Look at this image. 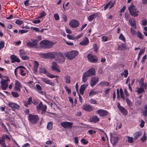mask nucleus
I'll use <instances>...</instances> for the list:
<instances>
[{"label": "nucleus", "instance_id": "e2e57ef3", "mask_svg": "<svg viewBox=\"0 0 147 147\" xmlns=\"http://www.w3.org/2000/svg\"><path fill=\"white\" fill-rule=\"evenodd\" d=\"M142 25L143 26H146L147 24V21L146 19H143L142 22Z\"/></svg>", "mask_w": 147, "mask_h": 147}, {"label": "nucleus", "instance_id": "2f4dec72", "mask_svg": "<svg viewBox=\"0 0 147 147\" xmlns=\"http://www.w3.org/2000/svg\"><path fill=\"white\" fill-rule=\"evenodd\" d=\"M144 111L142 112V115L145 117L147 116V105H146L144 107Z\"/></svg>", "mask_w": 147, "mask_h": 147}, {"label": "nucleus", "instance_id": "6e6d98bb", "mask_svg": "<svg viewBox=\"0 0 147 147\" xmlns=\"http://www.w3.org/2000/svg\"><path fill=\"white\" fill-rule=\"evenodd\" d=\"M130 31L131 34L133 35H135L136 34L137 32L134 30L132 28H130Z\"/></svg>", "mask_w": 147, "mask_h": 147}, {"label": "nucleus", "instance_id": "8fccbe9b", "mask_svg": "<svg viewBox=\"0 0 147 147\" xmlns=\"http://www.w3.org/2000/svg\"><path fill=\"white\" fill-rule=\"evenodd\" d=\"M5 42L3 41L2 40L0 42V50L2 49L4 46Z\"/></svg>", "mask_w": 147, "mask_h": 147}, {"label": "nucleus", "instance_id": "c756f323", "mask_svg": "<svg viewBox=\"0 0 147 147\" xmlns=\"http://www.w3.org/2000/svg\"><path fill=\"white\" fill-rule=\"evenodd\" d=\"M136 35L137 37L140 39L142 40L144 39V35L139 31L137 32Z\"/></svg>", "mask_w": 147, "mask_h": 147}, {"label": "nucleus", "instance_id": "338daca9", "mask_svg": "<svg viewBox=\"0 0 147 147\" xmlns=\"http://www.w3.org/2000/svg\"><path fill=\"white\" fill-rule=\"evenodd\" d=\"M93 47H94V51L96 52H97L98 49L97 45L96 44H94L93 45Z\"/></svg>", "mask_w": 147, "mask_h": 147}, {"label": "nucleus", "instance_id": "f704fd0d", "mask_svg": "<svg viewBox=\"0 0 147 147\" xmlns=\"http://www.w3.org/2000/svg\"><path fill=\"white\" fill-rule=\"evenodd\" d=\"M128 72L127 70H125L123 71L121 74V75H124L125 78H127L128 75Z\"/></svg>", "mask_w": 147, "mask_h": 147}, {"label": "nucleus", "instance_id": "393cba45", "mask_svg": "<svg viewBox=\"0 0 147 147\" xmlns=\"http://www.w3.org/2000/svg\"><path fill=\"white\" fill-rule=\"evenodd\" d=\"M88 86L87 84H83L80 87V94L81 95H83L84 93V91L86 88Z\"/></svg>", "mask_w": 147, "mask_h": 147}, {"label": "nucleus", "instance_id": "13d9d810", "mask_svg": "<svg viewBox=\"0 0 147 147\" xmlns=\"http://www.w3.org/2000/svg\"><path fill=\"white\" fill-rule=\"evenodd\" d=\"M81 142L82 143L85 145L87 144L88 143V141L86 140L84 138H83L81 140Z\"/></svg>", "mask_w": 147, "mask_h": 147}, {"label": "nucleus", "instance_id": "aec40b11", "mask_svg": "<svg viewBox=\"0 0 147 147\" xmlns=\"http://www.w3.org/2000/svg\"><path fill=\"white\" fill-rule=\"evenodd\" d=\"M10 58L11 60V62L12 63H14L15 62L20 63V59L14 55H11L10 57Z\"/></svg>", "mask_w": 147, "mask_h": 147}, {"label": "nucleus", "instance_id": "37998d69", "mask_svg": "<svg viewBox=\"0 0 147 147\" xmlns=\"http://www.w3.org/2000/svg\"><path fill=\"white\" fill-rule=\"evenodd\" d=\"M5 141L3 139L0 137V145H5Z\"/></svg>", "mask_w": 147, "mask_h": 147}, {"label": "nucleus", "instance_id": "1a4fd4ad", "mask_svg": "<svg viewBox=\"0 0 147 147\" xmlns=\"http://www.w3.org/2000/svg\"><path fill=\"white\" fill-rule=\"evenodd\" d=\"M32 42L29 41L26 43V45L29 48H34L37 46L38 41L36 39H31Z\"/></svg>", "mask_w": 147, "mask_h": 147}, {"label": "nucleus", "instance_id": "0e129e2a", "mask_svg": "<svg viewBox=\"0 0 147 147\" xmlns=\"http://www.w3.org/2000/svg\"><path fill=\"white\" fill-rule=\"evenodd\" d=\"M145 123L144 121L143 120H141V123L140 125V127L142 128L144 126Z\"/></svg>", "mask_w": 147, "mask_h": 147}, {"label": "nucleus", "instance_id": "de8ad7c7", "mask_svg": "<svg viewBox=\"0 0 147 147\" xmlns=\"http://www.w3.org/2000/svg\"><path fill=\"white\" fill-rule=\"evenodd\" d=\"M46 15V13L44 11H43L42 12L40 13L39 14L40 18H42L45 16Z\"/></svg>", "mask_w": 147, "mask_h": 147}, {"label": "nucleus", "instance_id": "603ef678", "mask_svg": "<svg viewBox=\"0 0 147 147\" xmlns=\"http://www.w3.org/2000/svg\"><path fill=\"white\" fill-rule=\"evenodd\" d=\"M140 88H143V89H144V88L145 89H146L147 86V84L146 83L140 84Z\"/></svg>", "mask_w": 147, "mask_h": 147}, {"label": "nucleus", "instance_id": "72a5a7b5", "mask_svg": "<svg viewBox=\"0 0 147 147\" xmlns=\"http://www.w3.org/2000/svg\"><path fill=\"white\" fill-rule=\"evenodd\" d=\"M97 93V92L96 91H94L93 90H91L89 93V95L90 97H91L92 96H93V95L96 94Z\"/></svg>", "mask_w": 147, "mask_h": 147}, {"label": "nucleus", "instance_id": "4d7b16f0", "mask_svg": "<svg viewBox=\"0 0 147 147\" xmlns=\"http://www.w3.org/2000/svg\"><path fill=\"white\" fill-rule=\"evenodd\" d=\"M126 102L127 105L130 106L132 105L131 102L130 101V100L128 98H126Z\"/></svg>", "mask_w": 147, "mask_h": 147}, {"label": "nucleus", "instance_id": "4be33fe9", "mask_svg": "<svg viewBox=\"0 0 147 147\" xmlns=\"http://www.w3.org/2000/svg\"><path fill=\"white\" fill-rule=\"evenodd\" d=\"M58 67V64L55 62H53L52 63V66L51 69L53 70L57 71L58 72H60V70L57 67Z\"/></svg>", "mask_w": 147, "mask_h": 147}, {"label": "nucleus", "instance_id": "680f3d73", "mask_svg": "<svg viewBox=\"0 0 147 147\" xmlns=\"http://www.w3.org/2000/svg\"><path fill=\"white\" fill-rule=\"evenodd\" d=\"M145 51V48L142 49L140 51L138 54V56H141L142 54L144 53Z\"/></svg>", "mask_w": 147, "mask_h": 147}, {"label": "nucleus", "instance_id": "cd10ccee", "mask_svg": "<svg viewBox=\"0 0 147 147\" xmlns=\"http://www.w3.org/2000/svg\"><path fill=\"white\" fill-rule=\"evenodd\" d=\"M48 53L49 59H55L56 52H49Z\"/></svg>", "mask_w": 147, "mask_h": 147}, {"label": "nucleus", "instance_id": "412c9836", "mask_svg": "<svg viewBox=\"0 0 147 147\" xmlns=\"http://www.w3.org/2000/svg\"><path fill=\"white\" fill-rule=\"evenodd\" d=\"M36 87L37 92L39 94L43 95L45 94V92L42 91V88L40 85L38 84H36Z\"/></svg>", "mask_w": 147, "mask_h": 147}, {"label": "nucleus", "instance_id": "e433bc0d", "mask_svg": "<svg viewBox=\"0 0 147 147\" xmlns=\"http://www.w3.org/2000/svg\"><path fill=\"white\" fill-rule=\"evenodd\" d=\"M19 51L20 57L22 56L25 55L26 54V51L24 50L20 49Z\"/></svg>", "mask_w": 147, "mask_h": 147}, {"label": "nucleus", "instance_id": "774afa93", "mask_svg": "<svg viewBox=\"0 0 147 147\" xmlns=\"http://www.w3.org/2000/svg\"><path fill=\"white\" fill-rule=\"evenodd\" d=\"M141 134L139 132H138L136 134V135L134 136V138L136 139H138L139 137L141 136Z\"/></svg>", "mask_w": 147, "mask_h": 147}, {"label": "nucleus", "instance_id": "a211bd4d", "mask_svg": "<svg viewBox=\"0 0 147 147\" xmlns=\"http://www.w3.org/2000/svg\"><path fill=\"white\" fill-rule=\"evenodd\" d=\"M89 120L90 122L96 123L99 121V119L96 115H93L89 118Z\"/></svg>", "mask_w": 147, "mask_h": 147}, {"label": "nucleus", "instance_id": "a878e982", "mask_svg": "<svg viewBox=\"0 0 147 147\" xmlns=\"http://www.w3.org/2000/svg\"><path fill=\"white\" fill-rule=\"evenodd\" d=\"M98 14L96 13H94L90 15L88 18V21L89 22H91L94 19L96 18Z\"/></svg>", "mask_w": 147, "mask_h": 147}, {"label": "nucleus", "instance_id": "4c0bfd02", "mask_svg": "<svg viewBox=\"0 0 147 147\" xmlns=\"http://www.w3.org/2000/svg\"><path fill=\"white\" fill-rule=\"evenodd\" d=\"M47 76L48 77L50 78H59V76H55L53 74H51L50 73H48Z\"/></svg>", "mask_w": 147, "mask_h": 147}, {"label": "nucleus", "instance_id": "79ce46f5", "mask_svg": "<svg viewBox=\"0 0 147 147\" xmlns=\"http://www.w3.org/2000/svg\"><path fill=\"white\" fill-rule=\"evenodd\" d=\"M40 73L44 74H46L47 72L46 69L43 67H41L40 68Z\"/></svg>", "mask_w": 147, "mask_h": 147}, {"label": "nucleus", "instance_id": "c9c22d12", "mask_svg": "<svg viewBox=\"0 0 147 147\" xmlns=\"http://www.w3.org/2000/svg\"><path fill=\"white\" fill-rule=\"evenodd\" d=\"M119 38V39L122 40L124 42H125L126 41L125 38L122 33L120 34Z\"/></svg>", "mask_w": 147, "mask_h": 147}, {"label": "nucleus", "instance_id": "69168bd1", "mask_svg": "<svg viewBox=\"0 0 147 147\" xmlns=\"http://www.w3.org/2000/svg\"><path fill=\"white\" fill-rule=\"evenodd\" d=\"M54 17L56 20H58L59 19V16L57 14H55L54 15Z\"/></svg>", "mask_w": 147, "mask_h": 147}, {"label": "nucleus", "instance_id": "864d4df0", "mask_svg": "<svg viewBox=\"0 0 147 147\" xmlns=\"http://www.w3.org/2000/svg\"><path fill=\"white\" fill-rule=\"evenodd\" d=\"M19 67H21L22 68L25 69V67L24 66H19V67H18L17 68H16L14 70V73H15V75L16 76H17V74H18V71H17V68H18Z\"/></svg>", "mask_w": 147, "mask_h": 147}, {"label": "nucleus", "instance_id": "9b49d317", "mask_svg": "<svg viewBox=\"0 0 147 147\" xmlns=\"http://www.w3.org/2000/svg\"><path fill=\"white\" fill-rule=\"evenodd\" d=\"M73 123L68 121H64L61 123V125L65 128H69L71 129L72 128Z\"/></svg>", "mask_w": 147, "mask_h": 147}, {"label": "nucleus", "instance_id": "20e7f679", "mask_svg": "<svg viewBox=\"0 0 147 147\" xmlns=\"http://www.w3.org/2000/svg\"><path fill=\"white\" fill-rule=\"evenodd\" d=\"M66 57L69 60L74 59L79 54V52L76 50H72L65 53Z\"/></svg>", "mask_w": 147, "mask_h": 147}, {"label": "nucleus", "instance_id": "6ab92c4d", "mask_svg": "<svg viewBox=\"0 0 147 147\" xmlns=\"http://www.w3.org/2000/svg\"><path fill=\"white\" fill-rule=\"evenodd\" d=\"M42 80L46 84H48L52 86H54L55 84L52 82L51 80L48 78H42Z\"/></svg>", "mask_w": 147, "mask_h": 147}, {"label": "nucleus", "instance_id": "c85d7f7f", "mask_svg": "<svg viewBox=\"0 0 147 147\" xmlns=\"http://www.w3.org/2000/svg\"><path fill=\"white\" fill-rule=\"evenodd\" d=\"M109 85V82L103 81L98 83L97 85V86H100L101 87H102L105 85L107 86H108Z\"/></svg>", "mask_w": 147, "mask_h": 147}, {"label": "nucleus", "instance_id": "dca6fc26", "mask_svg": "<svg viewBox=\"0 0 147 147\" xmlns=\"http://www.w3.org/2000/svg\"><path fill=\"white\" fill-rule=\"evenodd\" d=\"M99 81V78L97 77H92L90 82V85L91 87L95 86Z\"/></svg>", "mask_w": 147, "mask_h": 147}, {"label": "nucleus", "instance_id": "39448f33", "mask_svg": "<svg viewBox=\"0 0 147 147\" xmlns=\"http://www.w3.org/2000/svg\"><path fill=\"white\" fill-rule=\"evenodd\" d=\"M128 9L130 14L132 16L135 17L138 15V14L139 12L137 10L132 3L128 7Z\"/></svg>", "mask_w": 147, "mask_h": 147}, {"label": "nucleus", "instance_id": "c03bdc74", "mask_svg": "<svg viewBox=\"0 0 147 147\" xmlns=\"http://www.w3.org/2000/svg\"><path fill=\"white\" fill-rule=\"evenodd\" d=\"M11 94L14 97L17 98L19 96V95L18 93L15 92H12Z\"/></svg>", "mask_w": 147, "mask_h": 147}, {"label": "nucleus", "instance_id": "a19ab883", "mask_svg": "<svg viewBox=\"0 0 147 147\" xmlns=\"http://www.w3.org/2000/svg\"><path fill=\"white\" fill-rule=\"evenodd\" d=\"M147 139V137L146 136V133L144 132L143 135L141 138V140L143 142H145Z\"/></svg>", "mask_w": 147, "mask_h": 147}, {"label": "nucleus", "instance_id": "473e14b6", "mask_svg": "<svg viewBox=\"0 0 147 147\" xmlns=\"http://www.w3.org/2000/svg\"><path fill=\"white\" fill-rule=\"evenodd\" d=\"M65 80L66 83L69 84L71 82L70 77L69 76H66L65 77Z\"/></svg>", "mask_w": 147, "mask_h": 147}, {"label": "nucleus", "instance_id": "49530a36", "mask_svg": "<svg viewBox=\"0 0 147 147\" xmlns=\"http://www.w3.org/2000/svg\"><path fill=\"white\" fill-rule=\"evenodd\" d=\"M28 30H19L18 33L22 34L23 33H26L28 32Z\"/></svg>", "mask_w": 147, "mask_h": 147}, {"label": "nucleus", "instance_id": "5701e85b", "mask_svg": "<svg viewBox=\"0 0 147 147\" xmlns=\"http://www.w3.org/2000/svg\"><path fill=\"white\" fill-rule=\"evenodd\" d=\"M111 141L113 146L115 145L118 142V138L117 137H113L111 139Z\"/></svg>", "mask_w": 147, "mask_h": 147}, {"label": "nucleus", "instance_id": "2eb2a0df", "mask_svg": "<svg viewBox=\"0 0 147 147\" xmlns=\"http://www.w3.org/2000/svg\"><path fill=\"white\" fill-rule=\"evenodd\" d=\"M117 108L119 109L121 113L124 115H127V111L124 107L120 105L119 103H118L117 104Z\"/></svg>", "mask_w": 147, "mask_h": 147}, {"label": "nucleus", "instance_id": "58836bf2", "mask_svg": "<svg viewBox=\"0 0 147 147\" xmlns=\"http://www.w3.org/2000/svg\"><path fill=\"white\" fill-rule=\"evenodd\" d=\"M127 138L128 139L127 141L128 142L130 143H132L134 142L133 138L129 136H127Z\"/></svg>", "mask_w": 147, "mask_h": 147}, {"label": "nucleus", "instance_id": "f03ea898", "mask_svg": "<svg viewBox=\"0 0 147 147\" xmlns=\"http://www.w3.org/2000/svg\"><path fill=\"white\" fill-rule=\"evenodd\" d=\"M55 59L58 63H63L65 61V53L59 51L56 52Z\"/></svg>", "mask_w": 147, "mask_h": 147}, {"label": "nucleus", "instance_id": "7c9ffc66", "mask_svg": "<svg viewBox=\"0 0 147 147\" xmlns=\"http://www.w3.org/2000/svg\"><path fill=\"white\" fill-rule=\"evenodd\" d=\"M53 123L52 121H50L48 123L47 125V128L49 130L52 129L53 127Z\"/></svg>", "mask_w": 147, "mask_h": 147}, {"label": "nucleus", "instance_id": "a18cd8bd", "mask_svg": "<svg viewBox=\"0 0 147 147\" xmlns=\"http://www.w3.org/2000/svg\"><path fill=\"white\" fill-rule=\"evenodd\" d=\"M1 137L4 140L5 139H7L9 140H10V138L8 135H7L5 134H3Z\"/></svg>", "mask_w": 147, "mask_h": 147}, {"label": "nucleus", "instance_id": "f8f14e48", "mask_svg": "<svg viewBox=\"0 0 147 147\" xmlns=\"http://www.w3.org/2000/svg\"><path fill=\"white\" fill-rule=\"evenodd\" d=\"M69 25L73 28H76L79 26L80 23L76 20L73 19L71 20L69 23Z\"/></svg>", "mask_w": 147, "mask_h": 147}, {"label": "nucleus", "instance_id": "7ed1b4c3", "mask_svg": "<svg viewBox=\"0 0 147 147\" xmlns=\"http://www.w3.org/2000/svg\"><path fill=\"white\" fill-rule=\"evenodd\" d=\"M54 44V42L47 40H42L40 42V46L43 49L50 48Z\"/></svg>", "mask_w": 147, "mask_h": 147}, {"label": "nucleus", "instance_id": "4468645a", "mask_svg": "<svg viewBox=\"0 0 147 147\" xmlns=\"http://www.w3.org/2000/svg\"><path fill=\"white\" fill-rule=\"evenodd\" d=\"M96 112L100 116L102 117L107 116L108 113V112L107 111L101 109L97 110Z\"/></svg>", "mask_w": 147, "mask_h": 147}, {"label": "nucleus", "instance_id": "423d86ee", "mask_svg": "<svg viewBox=\"0 0 147 147\" xmlns=\"http://www.w3.org/2000/svg\"><path fill=\"white\" fill-rule=\"evenodd\" d=\"M5 79H2V80L1 81L0 83L1 85V88L3 90H5L7 88L8 84V82L10 81L8 77L7 76L3 77Z\"/></svg>", "mask_w": 147, "mask_h": 147}, {"label": "nucleus", "instance_id": "3c124183", "mask_svg": "<svg viewBox=\"0 0 147 147\" xmlns=\"http://www.w3.org/2000/svg\"><path fill=\"white\" fill-rule=\"evenodd\" d=\"M42 56L45 59H49L48 53H43L42 54Z\"/></svg>", "mask_w": 147, "mask_h": 147}, {"label": "nucleus", "instance_id": "ddd939ff", "mask_svg": "<svg viewBox=\"0 0 147 147\" xmlns=\"http://www.w3.org/2000/svg\"><path fill=\"white\" fill-rule=\"evenodd\" d=\"M15 82V86L14 88V90L16 92H20L21 91V88H22V87L21 83L17 80H16Z\"/></svg>", "mask_w": 147, "mask_h": 147}, {"label": "nucleus", "instance_id": "bf43d9fd", "mask_svg": "<svg viewBox=\"0 0 147 147\" xmlns=\"http://www.w3.org/2000/svg\"><path fill=\"white\" fill-rule=\"evenodd\" d=\"M39 64L38 62L36 61H35L34 62V67L38 68L39 66Z\"/></svg>", "mask_w": 147, "mask_h": 147}, {"label": "nucleus", "instance_id": "b1692460", "mask_svg": "<svg viewBox=\"0 0 147 147\" xmlns=\"http://www.w3.org/2000/svg\"><path fill=\"white\" fill-rule=\"evenodd\" d=\"M89 43V40L88 38L86 37L84 40L80 43V45L82 46H86Z\"/></svg>", "mask_w": 147, "mask_h": 147}, {"label": "nucleus", "instance_id": "f3484780", "mask_svg": "<svg viewBox=\"0 0 147 147\" xmlns=\"http://www.w3.org/2000/svg\"><path fill=\"white\" fill-rule=\"evenodd\" d=\"M82 109L85 111L90 112L93 110V108L92 106L86 104L83 105Z\"/></svg>", "mask_w": 147, "mask_h": 147}, {"label": "nucleus", "instance_id": "9d476101", "mask_svg": "<svg viewBox=\"0 0 147 147\" xmlns=\"http://www.w3.org/2000/svg\"><path fill=\"white\" fill-rule=\"evenodd\" d=\"M37 110L39 111L42 110L41 113H45L47 109V106L45 105H43L42 102H41L37 106Z\"/></svg>", "mask_w": 147, "mask_h": 147}, {"label": "nucleus", "instance_id": "5fc2aeb1", "mask_svg": "<svg viewBox=\"0 0 147 147\" xmlns=\"http://www.w3.org/2000/svg\"><path fill=\"white\" fill-rule=\"evenodd\" d=\"M130 25L134 29H136V26L135 20H134V23H133L131 24Z\"/></svg>", "mask_w": 147, "mask_h": 147}, {"label": "nucleus", "instance_id": "052dcab7", "mask_svg": "<svg viewBox=\"0 0 147 147\" xmlns=\"http://www.w3.org/2000/svg\"><path fill=\"white\" fill-rule=\"evenodd\" d=\"M32 98L31 96L29 97L28 99V104H29V105H30L32 103Z\"/></svg>", "mask_w": 147, "mask_h": 147}, {"label": "nucleus", "instance_id": "6e6552de", "mask_svg": "<svg viewBox=\"0 0 147 147\" xmlns=\"http://www.w3.org/2000/svg\"><path fill=\"white\" fill-rule=\"evenodd\" d=\"M28 119L32 123H36L38 121L39 118L37 115L30 114L28 115Z\"/></svg>", "mask_w": 147, "mask_h": 147}, {"label": "nucleus", "instance_id": "bb28decb", "mask_svg": "<svg viewBox=\"0 0 147 147\" xmlns=\"http://www.w3.org/2000/svg\"><path fill=\"white\" fill-rule=\"evenodd\" d=\"M118 49L119 50L122 51L127 49V47L125 44H122L118 46Z\"/></svg>", "mask_w": 147, "mask_h": 147}, {"label": "nucleus", "instance_id": "09e8293b", "mask_svg": "<svg viewBox=\"0 0 147 147\" xmlns=\"http://www.w3.org/2000/svg\"><path fill=\"white\" fill-rule=\"evenodd\" d=\"M144 90L143 88H138V90L137 91L138 93L139 94H141L142 92H144Z\"/></svg>", "mask_w": 147, "mask_h": 147}, {"label": "nucleus", "instance_id": "ea45409f", "mask_svg": "<svg viewBox=\"0 0 147 147\" xmlns=\"http://www.w3.org/2000/svg\"><path fill=\"white\" fill-rule=\"evenodd\" d=\"M23 21L20 20L19 19L17 20L15 22V23L19 25H20L23 24Z\"/></svg>", "mask_w": 147, "mask_h": 147}, {"label": "nucleus", "instance_id": "0eeeda50", "mask_svg": "<svg viewBox=\"0 0 147 147\" xmlns=\"http://www.w3.org/2000/svg\"><path fill=\"white\" fill-rule=\"evenodd\" d=\"M87 57L89 62L91 63H96L98 60V58L96 55L91 53L88 54Z\"/></svg>", "mask_w": 147, "mask_h": 147}, {"label": "nucleus", "instance_id": "f257e3e1", "mask_svg": "<svg viewBox=\"0 0 147 147\" xmlns=\"http://www.w3.org/2000/svg\"><path fill=\"white\" fill-rule=\"evenodd\" d=\"M95 69L91 68L83 74L82 76V81L84 82H86L89 77L92 76L95 74Z\"/></svg>", "mask_w": 147, "mask_h": 147}]
</instances>
